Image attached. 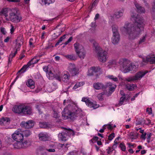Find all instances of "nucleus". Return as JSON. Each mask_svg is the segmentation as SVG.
I'll use <instances>...</instances> for the list:
<instances>
[{
    "mask_svg": "<svg viewBox=\"0 0 155 155\" xmlns=\"http://www.w3.org/2000/svg\"><path fill=\"white\" fill-rule=\"evenodd\" d=\"M132 20L135 21V26L129 22H126L124 26L120 28V30L125 34L130 40H133L140 34L144 29V20L143 18L136 13L131 14Z\"/></svg>",
    "mask_w": 155,
    "mask_h": 155,
    "instance_id": "f257e3e1",
    "label": "nucleus"
},
{
    "mask_svg": "<svg viewBox=\"0 0 155 155\" xmlns=\"http://www.w3.org/2000/svg\"><path fill=\"white\" fill-rule=\"evenodd\" d=\"M67 102L68 105L61 113L63 119L66 120L69 118L73 120L82 115V111L81 109L78 108L76 103L71 102L70 100H67Z\"/></svg>",
    "mask_w": 155,
    "mask_h": 155,
    "instance_id": "f03ea898",
    "label": "nucleus"
},
{
    "mask_svg": "<svg viewBox=\"0 0 155 155\" xmlns=\"http://www.w3.org/2000/svg\"><path fill=\"white\" fill-rule=\"evenodd\" d=\"M12 110L14 113L18 114H31L32 113L31 107L23 104L15 105L12 107Z\"/></svg>",
    "mask_w": 155,
    "mask_h": 155,
    "instance_id": "7ed1b4c3",
    "label": "nucleus"
},
{
    "mask_svg": "<svg viewBox=\"0 0 155 155\" xmlns=\"http://www.w3.org/2000/svg\"><path fill=\"white\" fill-rule=\"evenodd\" d=\"M93 46L95 48L98 60L102 62L106 61L108 58V53L107 51L103 50L99 46L98 43L94 41L93 43Z\"/></svg>",
    "mask_w": 155,
    "mask_h": 155,
    "instance_id": "20e7f679",
    "label": "nucleus"
},
{
    "mask_svg": "<svg viewBox=\"0 0 155 155\" xmlns=\"http://www.w3.org/2000/svg\"><path fill=\"white\" fill-rule=\"evenodd\" d=\"M21 19V17L18 13L16 9H11L9 12V17L5 18L6 21H10L15 23L19 22Z\"/></svg>",
    "mask_w": 155,
    "mask_h": 155,
    "instance_id": "39448f33",
    "label": "nucleus"
},
{
    "mask_svg": "<svg viewBox=\"0 0 155 155\" xmlns=\"http://www.w3.org/2000/svg\"><path fill=\"white\" fill-rule=\"evenodd\" d=\"M75 51L79 57L84 59L85 56L86 51L82 45L81 43L76 42L74 44Z\"/></svg>",
    "mask_w": 155,
    "mask_h": 155,
    "instance_id": "423d86ee",
    "label": "nucleus"
},
{
    "mask_svg": "<svg viewBox=\"0 0 155 155\" xmlns=\"http://www.w3.org/2000/svg\"><path fill=\"white\" fill-rule=\"evenodd\" d=\"M12 137L13 139L16 141H22L24 139L22 131L20 129L15 131L12 134Z\"/></svg>",
    "mask_w": 155,
    "mask_h": 155,
    "instance_id": "0eeeda50",
    "label": "nucleus"
},
{
    "mask_svg": "<svg viewBox=\"0 0 155 155\" xmlns=\"http://www.w3.org/2000/svg\"><path fill=\"white\" fill-rule=\"evenodd\" d=\"M37 56L34 57L27 64V65L23 66L22 68L18 71V74L21 72L23 73L25 72L27 69L29 67H32L33 64L37 63L39 60V59H36Z\"/></svg>",
    "mask_w": 155,
    "mask_h": 155,
    "instance_id": "6e6552de",
    "label": "nucleus"
},
{
    "mask_svg": "<svg viewBox=\"0 0 155 155\" xmlns=\"http://www.w3.org/2000/svg\"><path fill=\"white\" fill-rule=\"evenodd\" d=\"M130 61L126 58H121L118 61L120 69L124 73V71L130 64Z\"/></svg>",
    "mask_w": 155,
    "mask_h": 155,
    "instance_id": "1a4fd4ad",
    "label": "nucleus"
},
{
    "mask_svg": "<svg viewBox=\"0 0 155 155\" xmlns=\"http://www.w3.org/2000/svg\"><path fill=\"white\" fill-rule=\"evenodd\" d=\"M138 65L137 63H131L129 64L128 66L124 71V73L131 71L132 73H134L138 70Z\"/></svg>",
    "mask_w": 155,
    "mask_h": 155,
    "instance_id": "9d476101",
    "label": "nucleus"
},
{
    "mask_svg": "<svg viewBox=\"0 0 155 155\" xmlns=\"http://www.w3.org/2000/svg\"><path fill=\"white\" fill-rule=\"evenodd\" d=\"M81 101L85 103L90 108H93L94 109H96L99 107V105L96 104V103L92 102L87 97H83Z\"/></svg>",
    "mask_w": 155,
    "mask_h": 155,
    "instance_id": "9b49d317",
    "label": "nucleus"
},
{
    "mask_svg": "<svg viewBox=\"0 0 155 155\" xmlns=\"http://www.w3.org/2000/svg\"><path fill=\"white\" fill-rule=\"evenodd\" d=\"M68 69L73 75H77L79 73V69L76 67L74 64H70L68 67Z\"/></svg>",
    "mask_w": 155,
    "mask_h": 155,
    "instance_id": "f8f14e48",
    "label": "nucleus"
},
{
    "mask_svg": "<svg viewBox=\"0 0 155 155\" xmlns=\"http://www.w3.org/2000/svg\"><path fill=\"white\" fill-rule=\"evenodd\" d=\"M142 61L143 62L147 63L148 62L150 64L155 63V56H148L146 57H143Z\"/></svg>",
    "mask_w": 155,
    "mask_h": 155,
    "instance_id": "ddd939ff",
    "label": "nucleus"
},
{
    "mask_svg": "<svg viewBox=\"0 0 155 155\" xmlns=\"http://www.w3.org/2000/svg\"><path fill=\"white\" fill-rule=\"evenodd\" d=\"M148 72V71L145 70H143L137 72L135 75L137 81L140 80Z\"/></svg>",
    "mask_w": 155,
    "mask_h": 155,
    "instance_id": "4468645a",
    "label": "nucleus"
},
{
    "mask_svg": "<svg viewBox=\"0 0 155 155\" xmlns=\"http://www.w3.org/2000/svg\"><path fill=\"white\" fill-rule=\"evenodd\" d=\"M16 142H17L14 143L13 146L15 148L17 149L25 147L27 143L26 141H25L24 142H22V141Z\"/></svg>",
    "mask_w": 155,
    "mask_h": 155,
    "instance_id": "2eb2a0df",
    "label": "nucleus"
},
{
    "mask_svg": "<svg viewBox=\"0 0 155 155\" xmlns=\"http://www.w3.org/2000/svg\"><path fill=\"white\" fill-rule=\"evenodd\" d=\"M64 130L61 133H59L58 135L59 138L61 140L65 141L67 140L69 138V135L67 134V132H66V130L64 128Z\"/></svg>",
    "mask_w": 155,
    "mask_h": 155,
    "instance_id": "dca6fc26",
    "label": "nucleus"
},
{
    "mask_svg": "<svg viewBox=\"0 0 155 155\" xmlns=\"http://www.w3.org/2000/svg\"><path fill=\"white\" fill-rule=\"evenodd\" d=\"M100 68L99 67H93L90 68L88 70V75L91 76L94 73H96L100 71Z\"/></svg>",
    "mask_w": 155,
    "mask_h": 155,
    "instance_id": "f3484780",
    "label": "nucleus"
},
{
    "mask_svg": "<svg viewBox=\"0 0 155 155\" xmlns=\"http://www.w3.org/2000/svg\"><path fill=\"white\" fill-rule=\"evenodd\" d=\"M38 137L40 140L45 141L48 140L49 136L47 133L42 132L40 133Z\"/></svg>",
    "mask_w": 155,
    "mask_h": 155,
    "instance_id": "a211bd4d",
    "label": "nucleus"
},
{
    "mask_svg": "<svg viewBox=\"0 0 155 155\" xmlns=\"http://www.w3.org/2000/svg\"><path fill=\"white\" fill-rule=\"evenodd\" d=\"M10 10V9L8 8H3L0 12V15L5 16V19L8 18V14Z\"/></svg>",
    "mask_w": 155,
    "mask_h": 155,
    "instance_id": "6ab92c4d",
    "label": "nucleus"
},
{
    "mask_svg": "<svg viewBox=\"0 0 155 155\" xmlns=\"http://www.w3.org/2000/svg\"><path fill=\"white\" fill-rule=\"evenodd\" d=\"M124 11L123 9L117 10L114 15L113 16L116 19L121 18L123 15Z\"/></svg>",
    "mask_w": 155,
    "mask_h": 155,
    "instance_id": "aec40b11",
    "label": "nucleus"
},
{
    "mask_svg": "<svg viewBox=\"0 0 155 155\" xmlns=\"http://www.w3.org/2000/svg\"><path fill=\"white\" fill-rule=\"evenodd\" d=\"M120 40V34L113 35L111 38L112 42L113 44L116 45L117 44Z\"/></svg>",
    "mask_w": 155,
    "mask_h": 155,
    "instance_id": "412c9836",
    "label": "nucleus"
},
{
    "mask_svg": "<svg viewBox=\"0 0 155 155\" xmlns=\"http://www.w3.org/2000/svg\"><path fill=\"white\" fill-rule=\"evenodd\" d=\"M70 78V74L69 73L66 71L64 72L61 78L62 81L64 82L69 81Z\"/></svg>",
    "mask_w": 155,
    "mask_h": 155,
    "instance_id": "4be33fe9",
    "label": "nucleus"
},
{
    "mask_svg": "<svg viewBox=\"0 0 155 155\" xmlns=\"http://www.w3.org/2000/svg\"><path fill=\"white\" fill-rule=\"evenodd\" d=\"M22 124L26 128L29 129L32 127L34 126V123L33 121L28 120L26 122H23Z\"/></svg>",
    "mask_w": 155,
    "mask_h": 155,
    "instance_id": "5701e85b",
    "label": "nucleus"
},
{
    "mask_svg": "<svg viewBox=\"0 0 155 155\" xmlns=\"http://www.w3.org/2000/svg\"><path fill=\"white\" fill-rule=\"evenodd\" d=\"M93 87L96 89L100 90L104 88L103 84L101 83H95L93 84Z\"/></svg>",
    "mask_w": 155,
    "mask_h": 155,
    "instance_id": "b1692460",
    "label": "nucleus"
},
{
    "mask_svg": "<svg viewBox=\"0 0 155 155\" xmlns=\"http://www.w3.org/2000/svg\"><path fill=\"white\" fill-rule=\"evenodd\" d=\"M26 85L31 89H33L35 87L34 81L31 79H29L26 82Z\"/></svg>",
    "mask_w": 155,
    "mask_h": 155,
    "instance_id": "393cba45",
    "label": "nucleus"
},
{
    "mask_svg": "<svg viewBox=\"0 0 155 155\" xmlns=\"http://www.w3.org/2000/svg\"><path fill=\"white\" fill-rule=\"evenodd\" d=\"M10 119L7 117L3 118L0 119V125H4L8 124L10 122Z\"/></svg>",
    "mask_w": 155,
    "mask_h": 155,
    "instance_id": "a878e982",
    "label": "nucleus"
},
{
    "mask_svg": "<svg viewBox=\"0 0 155 155\" xmlns=\"http://www.w3.org/2000/svg\"><path fill=\"white\" fill-rule=\"evenodd\" d=\"M134 4L138 12L141 13H144L145 9L144 8L140 6L139 4L137 3H135Z\"/></svg>",
    "mask_w": 155,
    "mask_h": 155,
    "instance_id": "bb28decb",
    "label": "nucleus"
},
{
    "mask_svg": "<svg viewBox=\"0 0 155 155\" xmlns=\"http://www.w3.org/2000/svg\"><path fill=\"white\" fill-rule=\"evenodd\" d=\"M112 28L113 35L119 34L118 31V28L117 25H113L112 26Z\"/></svg>",
    "mask_w": 155,
    "mask_h": 155,
    "instance_id": "cd10ccee",
    "label": "nucleus"
},
{
    "mask_svg": "<svg viewBox=\"0 0 155 155\" xmlns=\"http://www.w3.org/2000/svg\"><path fill=\"white\" fill-rule=\"evenodd\" d=\"M106 127H107V128L110 130H111L113 129V127L111 125V124H105L104 125L102 129H101L99 130V132L101 133H103L104 132V130L106 129Z\"/></svg>",
    "mask_w": 155,
    "mask_h": 155,
    "instance_id": "c85d7f7f",
    "label": "nucleus"
},
{
    "mask_svg": "<svg viewBox=\"0 0 155 155\" xmlns=\"http://www.w3.org/2000/svg\"><path fill=\"white\" fill-rule=\"evenodd\" d=\"M107 86L109 87V90L112 91H114L116 87V85L112 84L111 83H108L107 84Z\"/></svg>",
    "mask_w": 155,
    "mask_h": 155,
    "instance_id": "c756f323",
    "label": "nucleus"
},
{
    "mask_svg": "<svg viewBox=\"0 0 155 155\" xmlns=\"http://www.w3.org/2000/svg\"><path fill=\"white\" fill-rule=\"evenodd\" d=\"M136 86L135 84H128L126 85V87L129 90L132 91L135 89Z\"/></svg>",
    "mask_w": 155,
    "mask_h": 155,
    "instance_id": "7c9ffc66",
    "label": "nucleus"
},
{
    "mask_svg": "<svg viewBox=\"0 0 155 155\" xmlns=\"http://www.w3.org/2000/svg\"><path fill=\"white\" fill-rule=\"evenodd\" d=\"M66 130V132H67V134L69 135V137L71 136H74L75 134L74 131L70 129H67L65 128Z\"/></svg>",
    "mask_w": 155,
    "mask_h": 155,
    "instance_id": "2f4dec72",
    "label": "nucleus"
},
{
    "mask_svg": "<svg viewBox=\"0 0 155 155\" xmlns=\"http://www.w3.org/2000/svg\"><path fill=\"white\" fill-rule=\"evenodd\" d=\"M84 84V83L83 81L77 82L73 87V89L74 90L76 89L77 88L83 86Z\"/></svg>",
    "mask_w": 155,
    "mask_h": 155,
    "instance_id": "473e14b6",
    "label": "nucleus"
},
{
    "mask_svg": "<svg viewBox=\"0 0 155 155\" xmlns=\"http://www.w3.org/2000/svg\"><path fill=\"white\" fill-rule=\"evenodd\" d=\"M65 57L68 59L71 60H75L76 59L75 55L73 54L66 55Z\"/></svg>",
    "mask_w": 155,
    "mask_h": 155,
    "instance_id": "72a5a7b5",
    "label": "nucleus"
},
{
    "mask_svg": "<svg viewBox=\"0 0 155 155\" xmlns=\"http://www.w3.org/2000/svg\"><path fill=\"white\" fill-rule=\"evenodd\" d=\"M43 4L49 5L50 4L53 3L55 0H41Z\"/></svg>",
    "mask_w": 155,
    "mask_h": 155,
    "instance_id": "f704fd0d",
    "label": "nucleus"
},
{
    "mask_svg": "<svg viewBox=\"0 0 155 155\" xmlns=\"http://www.w3.org/2000/svg\"><path fill=\"white\" fill-rule=\"evenodd\" d=\"M125 81L130 82L134 81H137V80L134 75L133 76H130L126 78Z\"/></svg>",
    "mask_w": 155,
    "mask_h": 155,
    "instance_id": "c9c22d12",
    "label": "nucleus"
},
{
    "mask_svg": "<svg viewBox=\"0 0 155 155\" xmlns=\"http://www.w3.org/2000/svg\"><path fill=\"white\" fill-rule=\"evenodd\" d=\"M126 101V98L125 97H121L120 100V101L119 103L118 104L120 106L122 104H125Z\"/></svg>",
    "mask_w": 155,
    "mask_h": 155,
    "instance_id": "e433bc0d",
    "label": "nucleus"
},
{
    "mask_svg": "<svg viewBox=\"0 0 155 155\" xmlns=\"http://www.w3.org/2000/svg\"><path fill=\"white\" fill-rule=\"evenodd\" d=\"M107 77L108 79L111 80L112 81H118V78L116 77H115L113 75H109L107 76Z\"/></svg>",
    "mask_w": 155,
    "mask_h": 155,
    "instance_id": "4c0bfd02",
    "label": "nucleus"
},
{
    "mask_svg": "<svg viewBox=\"0 0 155 155\" xmlns=\"http://www.w3.org/2000/svg\"><path fill=\"white\" fill-rule=\"evenodd\" d=\"M116 63V61L114 60H110L107 63V67L108 68H110V66L114 65Z\"/></svg>",
    "mask_w": 155,
    "mask_h": 155,
    "instance_id": "58836bf2",
    "label": "nucleus"
},
{
    "mask_svg": "<svg viewBox=\"0 0 155 155\" xmlns=\"http://www.w3.org/2000/svg\"><path fill=\"white\" fill-rule=\"evenodd\" d=\"M46 76L49 79H52L54 77V74L50 71L49 72L46 73Z\"/></svg>",
    "mask_w": 155,
    "mask_h": 155,
    "instance_id": "ea45409f",
    "label": "nucleus"
},
{
    "mask_svg": "<svg viewBox=\"0 0 155 155\" xmlns=\"http://www.w3.org/2000/svg\"><path fill=\"white\" fill-rule=\"evenodd\" d=\"M22 133L23 136L24 135L26 137L29 136L31 134V132L29 130H26L25 131H22Z\"/></svg>",
    "mask_w": 155,
    "mask_h": 155,
    "instance_id": "a19ab883",
    "label": "nucleus"
},
{
    "mask_svg": "<svg viewBox=\"0 0 155 155\" xmlns=\"http://www.w3.org/2000/svg\"><path fill=\"white\" fill-rule=\"evenodd\" d=\"M152 14L153 18L155 19V1L153 3Z\"/></svg>",
    "mask_w": 155,
    "mask_h": 155,
    "instance_id": "79ce46f5",
    "label": "nucleus"
},
{
    "mask_svg": "<svg viewBox=\"0 0 155 155\" xmlns=\"http://www.w3.org/2000/svg\"><path fill=\"white\" fill-rule=\"evenodd\" d=\"M147 35H145L143 36L142 37L140 38V40L139 41V44H140L144 43L146 41Z\"/></svg>",
    "mask_w": 155,
    "mask_h": 155,
    "instance_id": "37998d69",
    "label": "nucleus"
},
{
    "mask_svg": "<svg viewBox=\"0 0 155 155\" xmlns=\"http://www.w3.org/2000/svg\"><path fill=\"white\" fill-rule=\"evenodd\" d=\"M33 39L32 38H30L29 41V45L30 48H33L35 47V45L33 43Z\"/></svg>",
    "mask_w": 155,
    "mask_h": 155,
    "instance_id": "c03bdc74",
    "label": "nucleus"
},
{
    "mask_svg": "<svg viewBox=\"0 0 155 155\" xmlns=\"http://www.w3.org/2000/svg\"><path fill=\"white\" fill-rule=\"evenodd\" d=\"M104 93L102 92L99 94L97 96L98 99L100 101H102L104 98L103 96L104 95Z\"/></svg>",
    "mask_w": 155,
    "mask_h": 155,
    "instance_id": "a18cd8bd",
    "label": "nucleus"
},
{
    "mask_svg": "<svg viewBox=\"0 0 155 155\" xmlns=\"http://www.w3.org/2000/svg\"><path fill=\"white\" fill-rule=\"evenodd\" d=\"M119 147L122 151H124L125 150L126 147L124 143H121L120 144Z\"/></svg>",
    "mask_w": 155,
    "mask_h": 155,
    "instance_id": "49530a36",
    "label": "nucleus"
},
{
    "mask_svg": "<svg viewBox=\"0 0 155 155\" xmlns=\"http://www.w3.org/2000/svg\"><path fill=\"white\" fill-rule=\"evenodd\" d=\"M39 126L41 128H45L47 127V125L46 123L40 122L39 123Z\"/></svg>",
    "mask_w": 155,
    "mask_h": 155,
    "instance_id": "de8ad7c7",
    "label": "nucleus"
},
{
    "mask_svg": "<svg viewBox=\"0 0 155 155\" xmlns=\"http://www.w3.org/2000/svg\"><path fill=\"white\" fill-rule=\"evenodd\" d=\"M69 144L68 143L60 144L59 145V147L62 149H65L67 147V146Z\"/></svg>",
    "mask_w": 155,
    "mask_h": 155,
    "instance_id": "09e8293b",
    "label": "nucleus"
},
{
    "mask_svg": "<svg viewBox=\"0 0 155 155\" xmlns=\"http://www.w3.org/2000/svg\"><path fill=\"white\" fill-rule=\"evenodd\" d=\"M54 145L53 144H51L50 145V147L51 148H53L54 147ZM47 150L49 152H54L55 151V150L54 148H49L47 149Z\"/></svg>",
    "mask_w": 155,
    "mask_h": 155,
    "instance_id": "8fccbe9b",
    "label": "nucleus"
},
{
    "mask_svg": "<svg viewBox=\"0 0 155 155\" xmlns=\"http://www.w3.org/2000/svg\"><path fill=\"white\" fill-rule=\"evenodd\" d=\"M53 116L55 118H58L59 117L58 113L54 110L53 111Z\"/></svg>",
    "mask_w": 155,
    "mask_h": 155,
    "instance_id": "3c124183",
    "label": "nucleus"
},
{
    "mask_svg": "<svg viewBox=\"0 0 155 155\" xmlns=\"http://www.w3.org/2000/svg\"><path fill=\"white\" fill-rule=\"evenodd\" d=\"M138 135L135 136L134 133H131L130 134V138L132 139H135L137 138Z\"/></svg>",
    "mask_w": 155,
    "mask_h": 155,
    "instance_id": "603ef678",
    "label": "nucleus"
},
{
    "mask_svg": "<svg viewBox=\"0 0 155 155\" xmlns=\"http://www.w3.org/2000/svg\"><path fill=\"white\" fill-rule=\"evenodd\" d=\"M115 137V134L114 133H112L110 134L108 137V139L111 141Z\"/></svg>",
    "mask_w": 155,
    "mask_h": 155,
    "instance_id": "864d4df0",
    "label": "nucleus"
},
{
    "mask_svg": "<svg viewBox=\"0 0 155 155\" xmlns=\"http://www.w3.org/2000/svg\"><path fill=\"white\" fill-rule=\"evenodd\" d=\"M17 50L16 49L14 53H13L12 52V53L10 54V58H12L13 57H14L16 54L17 53Z\"/></svg>",
    "mask_w": 155,
    "mask_h": 155,
    "instance_id": "5fc2aeb1",
    "label": "nucleus"
},
{
    "mask_svg": "<svg viewBox=\"0 0 155 155\" xmlns=\"http://www.w3.org/2000/svg\"><path fill=\"white\" fill-rule=\"evenodd\" d=\"M98 139V137H94L90 141H91L93 143H94Z\"/></svg>",
    "mask_w": 155,
    "mask_h": 155,
    "instance_id": "6e6d98bb",
    "label": "nucleus"
},
{
    "mask_svg": "<svg viewBox=\"0 0 155 155\" xmlns=\"http://www.w3.org/2000/svg\"><path fill=\"white\" fill-rule=\"evenodd\" d=\"M48 66H44L43 68V69L44 71L46 72L47 73H48L47 72H48Z\"/></svg>",
    "mask_w": 155,
    "mask_h": 155,
    "instance_id": "4d7b16f0",
    "label": "nucleus"
},
{
    "mask_svg": "<svg viewBox=\"0 0 155 155\" xmlns=\"http://www.w3.org/2000/svg\"><path fill=\"white\" fill-rule=\"evenodd\" d=\"M97 2V0H95V1L93 3L92 5L91 9L94 8L95 7Z\"/></svg>",
    "mask_w": 155,
    "mask_h": 155,
    "instance_id": "13d9d810",
    "label": "nucleus"
},
{
    "mask_svg": "<svg viewBox=\"0 0 155 155\" xmlns=\"http://www.w3.org/2000/svg\"><path fill=\"white\" fill-rule=\"evenodd\" d=\"M73 39V38L72 37H71L68 40L65 42L64 43V44L66 45L67 44H68L69 43H70V42H71L72 41V40Z\"/></svg>",
    "mask_w": 155,
    "mask_h": 155,
    "instance_id": "bf43d9fd",
    "label": "nucleus"
},
{
    "mask_svg": "<svg viewBox=\"0 0 155 155\" xmlns=\"http://www.w3.org/2000/svg\"><path fill=\"white\" fill-rule=\"evenodd\" d=\"M147 112L149 114H152V109L150 108H148L147 109Z\"/></svg>",
    "mask_w": 155,
    "mask_h": 155,
    "instance_id": "052dcab7",
    "label": "nucleus"
},
{
    "mask_svg": "<svg viewBox=\"0 0 155 155\" xmlns=\"http://www.w3.org/2000/svg\"><path fill=\"white\" fill-rule=\"evenodd\" d=\"M1 32L4 35H5L6 33L5 29L3 27H1Z\"/></svg>",
    "mask_w": 155,
    "mask_h": 155,
    "instance_id": "680f3d73",
    "label": "nucleus"
},
{
    "mask_svg": "<svg viewBox=\"0 0 155 155\" xmlns=\"http://www.w3.org/2000/svg\"><path fill=\"white\" fill-rule=\"evenodd\" d=\"M62 25L63 26V27L61 29V30L60 31H59L58 33V35H60L61 34V33L62 32H63L64 30V25Z\"/></svg>",
    "mask_w": 155,
    "mask_h": 155,
    "instance_id": "e2e57ef3",
    "label": "nucleus"
},
{
    "mask_svg": "<svg viewBox=\"0 0 155 155\" xmlns=\"http://www.w3.org/2000/svg\"><path fill=\"white\" fill-rule=\"evenodd\" d=\"M151 136V134H147V142L149 143L150 142V137Z\"/></svg>",
    "mask_w": 155,
    "mask_h": 155,
    "instance_id": "0e129e2a",
    "label": "nucleus"
},
{
    "mask_svg": "<svg viewBox=\"0 0 155 155\" xmlns=\"http://www.w3.org/2000/svg\"><path fill=\"white\" fill-rule=\"evenodd\" d=\"M146 135L147 134L146 133H144L142 134L141 135V138L145 140L146 139Z\"/></svg>",
    "mask_w": 155,
    "mask_h": 155,
    "instance_id": "69168bd1",
    "label": "nucleus"
},
{
    "mask_svg": "<svg viewBox=\"0 0 155 155\" xmlns=\"http://www.w3.org/2000/svg\"><path fill=\"white\" fill-rule=\"evenodd\" d=\"M65 35H64L63 36L61 37L58 41H59L60 42H61L63 41V40L65 38Z\"/></svg>",
    "mask_w": 155,
    "mask_h": 155,
    "instance_id": "338daca9",
    "label": "nucleus"
},
{
    "mask_svg": "<svg viewBox=\"0 0 155 155\" xmlns=\"http://www.w3.org/2000/svg\"><path fill=\"white\" fill-rule=\"evenodd\" d=\"M11 28L10 30V32L11 33H12L14 31V26L12 25L11 26Z\"/></svg>",
    "mask_w": 155,
    "mask_h": 155,
    "instance_id": "774afa93",
    "label": "nucleus"
}]
</instances>
